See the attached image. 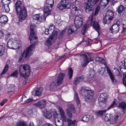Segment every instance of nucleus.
Returning <instances> with one entry per match:
<instances>
[{"instance_id": "nucleus-1", "label": "nucleus", "mask_w": 126, "mask_h": 126, "mask_svg": "<svg viewBox=\"0 0 126 126\" xmlns=\"http://www.w3.org/2000/svg\"><path fill=\"white\" fill-rule=\"evenodd\" d=\"M15 8L17 14L19 15V21L21 22L25 19L27 14L25 7L22 5L21 1L18 0L16 3Z\"/></svg>"}, {"instance_id": "nucleus-2", "label": "nucleus", "mask_w": 126, "mask_h": 126, "mask_svg": "<svg viewBox=\"0 0 126 126\" xmlns=\"http://www.w3.org/2000/svg\"><path fill=\"white\" fill-rule=\"evenodd\" d=\"M55 28V26L53 24H51L49 26L48 29L52 34L51 35L47 38L45 42V45L47 46L52 45L57 38L58 33L57 31H54Z\"/></svg>"}, {"instance_id": "nucleus-3", "label": "nucleus", "mask_w": 126, "mask_h": 126, "mask_svg": "<svg viewBox=\"0 0 126 126\" xmlns=\"http://www.w3.org/2000/svg\"><path fill=\"white\" fill-rule=\"evenodd\" d=\"M95 60L96 62H98L100 63H103L104 64V65L106 67V70L107 73L109 76L113 84L115 83L116 80L114 76L109 67L106 66V64L105 63V60H104L102 58L97 57L96 58Z\"/></svg>"}, {"instance_id": "nucleus-4", "label": "nucleus", "mask_w": 126, "mask_h": 126, "mask_svg": "<svg viewBox=\"0 0 126 126\" xmlns=\"http://www.w3.org/2000/svg\"><path fill=\"white\" fill-rule=\"evenodd\" d=\"M81 95L85 98H87L92 97L94 94L93 90L89 87H82L80 91Z\"/></svg>"}, {"instance_id": "nucleus-5", "label": "nucleus", "mask_w": 126, "mask_h": 126, "mask_svg": "<svg viewBox=\"0 0 126 126\" xmlns=\"http://www.w3.org/2000/svg\"><path fill=\"white\" fill-rule=\"evenodd\" d=\"M19 70L20 75L22 77L29 76L30 73V66L27 64L20 65Z\"/></svg>"}, {"instance_id": "nucleus-6", "label": "nucleus", "mask_w": 126, "mask_h": 126, "mask_svg": "<svg viewBox=\"0 0 126 126\" xmlns=\"http://www.w3.org/2000/svg\"><path fill=\"white\" fill-rule=\"evenodd\" d=\"M34 48L35 45L34 44H32L30 45L27 48L19 59L18 62L20 63L21 62L24 56L26 58H29L32 55V51Z\"/></svg>"}, {"instance_id": "nucleus-7", "label": "nucleus", "mask_w": 126, "mask_h": 126, "mask_svg": "<svg viewBox=\"0 0 126 126\" xmlns=\"http://www.w3.org/2000/svg\"><path fill=\"white\" fill-rule=\"evenodd\" d=\"M21 43L20 40L18 39H11L7 42V47L8 48L15 49L19 47V45Z\"/></svg>"}, {"instance_id": "nucleus-8", "label": "nucleus", "mask_w": 126, "mask_h": 126, "mask_svg": "<svg viewBox=\"0 0 126 126\" xmlns=\"http://www.w3.org/2000/svg\"><path fill=\"white\" fill-rule=\"evenodd\" d=\"M99 10V7L98 6L97 7L94 13L92 14L91 20V25H93V27L95 28L96 31L98 32L99 36L100 35V28L99 25L97 22L94 21V22H93L92 19L93 16H95L98 14Z\"/></svg>"}, {"instance_id": "nucleus-9", "label": "nucleus", "mask_w": 126, "mask_h": 126, "mask_svg": "<svg viewBox=\"0 0 126 126\" xmlns=\"http://www.w3.org/2000/svg\"><path fill=\"white\" fill-rule=\"evenodd\" d=\"M69 109H67L66 110V111L67 114L69 116L70 119L68 121V126H74L76 122V120H74L72 121L71 120V119L72 117V114L71 113L70 110L72 111L74 110V107L73 105L71 104H70L68 105Z\"/></svg>"}, {"instance_id": "nucleus-10", "label": "nucleus", "mask_w": 126, "mask_h": 126, "mask_svg": "<svg viewBox=\"0 0 126 126\" xmlns=\"http://www.w3.org/2000/svg\"><path fill=\"white\" fill-rule=\"evenodd\" d=\"M114 17V12L110 10H108L106 13V16L103 18V23L104 24H110V20H112Z\"/></svg>"}, {"instance_id": "nucleus-11", "label": "nucleus", "mask_w": 126, "mask_h": 126, "mask_svg": "<svg viewBox=\"0 0 126 126\" xmlns=\"http://www.w3.org/2000/svg\"><path fill=\"white\" fill-rule=\"evenodd\" d=\"M77 28L76 27L73 25L70 26L68 29L66 30H64L62 31L61 32L59 35L58 38L59 39H61L62 36L63 35L65 32V31L66 30V32L67 34L70 35L73 33L74 31H75Z\"/></svg>"}, {"instance_id": "nucleus-12", "label": "nucleus", "mask_w": 126, "mask_h": 126, "mask_svg": "<svg viewBox=\"0 0 126 126\" xmlns=\"http://www.w3.org/2000/svg\"><path fill=\"white\" fill-rule=\"evenodd\" d=\"M70 4L68 0H62L57 5V7L61 10L65 9H69L70 7Z\"/></svg>"}, {"instance_id": "nucleus-13", "label": "nucleus", "mask_w": 126, "mask_h": 126, "mask_svg": "<svg viewBox=\"0 0 126 126\" xmlns=\"http://www.w3.org/2000/svg\"><path fill=\"white\" fill-rule=\"evenodd\" d=\"M80 58L82 66H85L88 63L93 61V59L90 57L89 59L87 55L83 54L80 55Z\"/></svg>"}, {"instance_id": "nucleus-14", "label": "nucleus", "mask_w": 126, "mask_h": 126, "mask_svg": "<svg viewBox=\"0 0 126 126\" xmlns=\"http://www.w3.org/2000/svg\"><path fill=\"white\" fill-rule=\"evenodd\" d=\"M83 16L80 14L77 15L75 17L74 23L75 27L77 29L81 27L83 23Z\"/></svg>"}, {"instance_id": "nucleus-15", "label": "nucleus", "mask_w": 126, "mask_h": 126, "mask_svg": "<svg viewBox=\"0 0 126 126\" xmlns=\"http://www.w3.org/2000/svg\"><path fill=\"white\" fill-rule=\"evenodd\" d=\"M35 27V26L33 24L31 25L30 34L29 39L31 43L34 42V43H36L35 42L37 41V37L36 36V34L34 31V29Z\"/></svg>"}, {"instance_id": "nucleus-16", "label": "nucleus", "mask_w": 126, "mask_h": 126, "mask_svg": "<svg viewBox=\"0 0 126 126\" xmlns=\"http://www.w3.org/2000/svg\"><path fill=\"white\" fill-rule=\"evenodd\" d=\"M87 2L85 0H84L85 3V11L86 13H90V12L93 11L94 6L92 4V2L88 0H87Z\"/></svg>"}, {"instance_id": "nucleus-17", "label": "nucleus", "mask_w": 126, "mask_h": 126, "mask_svg": "<svg viewBox=\"0 0 126 126\" xmlns=\"http://www.w3.org/2000/svg\"><path fill=\"white\" fill-rule=\"evenodd\" d=\"M60 112V114L61 116V120L62 121V123H63V121H64L65 122H68L69 119H70V117L68 118H67L66 116L65 115V112L64 110L61 107H59L58 108Z\"/></svg>"}, {"instance_id": "nucleus-18", "label": "nucleus", "mask_w": 126, "mask_h": 126, "mask_svg": "<svg viewBox=\"0 0 126 126\" xmlns=\"http://www.w3.org/2000/svg\"><path fill=\"white\" fill-rule=\"evenodd\" d=\"M46 102L44 100H42L38 101L36 103L34 104V106L40 109L45 108L46 106Z\"/></svg>"}, {"instance_id": "nucleus-19", "label": "nucleus", "mask_w": 126, "mask_h": 126, "mask_svg": "<svg viewBox=\"0 0 126 126\" xmlns=\"http://www.w3.org/2000/svg\"><path fill=\"white\" fill-rule=\"evenodd\" d=\"M52 7L51 6H49L45 4L44 9V16H46V17L50 14Z\"/></svg>"}, {"instance_id": "nucleus-20", "label": "nucleus", "mask_w": 126, "mask_h": 126, "mask_svg": "<svg viewBox=\"0 0 126 126\" xmlns=\"http://www.w3.org/2000/svg\"><path fill=\"white\" fill-rule=\"evenodd\" d=\"M40 14H37L33 15L32 18L34 20H39V21L43 22L45 21L46 19V16H42L40 17Z\"/></svg>"}, {"instance_id": "nucleus-21", "label": "nucleus", "mask_w": 126, "mask_h": 126, "mask_svg": "<svg viewBox=\"0 0 126 126\" xmlns=\"http://www.w3.org/2000/svg\"><path fill=\"white\" fill-rule=\"evenodd\" d=\"M65 75L64 73H61L58 75L57 83L59 85L61 84L63 82V78Z\"/></svg>"}, {"instance_id": "nucleus-22", "label": "nucleus", "mask_w": 126, "mask_h": 126, "mask_svg": "<svg viewBox=\"0 0 126 126\" xmlns=\"http://www.w3.org/2000/svg\"><path fill=\"white\" fill-rule=\"evenodd\" d=\"M80 2L77 0H76L71 4L72 7V10L73 11H77L79 12H81V11L77 8V7L79 6Z\"/></svg>"}, {"instance_id": "nucleus-23", "label": "nucleus", "mask_w": 126, "mask_h": 126, "mask_svg": "<svg viewBox=\"0 0 126 126\" xmlns=\"http://www.w3.org/2000/svg\"><path fill=\"white\" fill-rule=\"evenodd\" d=\"M95 75V72L94 70L93 69H90L89 72V76L87 80L88 82H91L92 80L94 78V76Z\"/></svg>"}, {"instance_id": "nucleus-24", "label": "nucleus", "mask_w": 126, "mask_h": 126, "mask_svg": "<svg viewBox=\"0 0 126 126\" xmlns=\"http://www.w3.org/2000/svg\"><path fill=\"white\" fill-rule=\"evenodd\" d=\"M8 20V18L6 16L2 15L0 16V23L6 24Z\"/></svg>"}, {"instance_id": "nucleus-25", "label": "nucleus", "mask_w": 126, "mask_h": 126, "mask_svg": "<svg viewBox=\"0 0 126 126\" xmlns=\"http://www.w3.org/2000/svg\"><path fill=\"white\" fill-rule=\"evenodd\" d=\"M52 110L47 111V110H45L43 112L45 117L49 119L51 118L52 116Z\"/></svg>"}, {"instance_id": "nucleus-26", "label": "nucleus", "mask_w": 126, "mask_h": 126, "mask_svg": "<svg viewBox=\"0 0 126 126\" xmlns=\"http://www.w3.org/2000/svg\"><path fill=\"white\" fill-rule=\"evenodd\" d=\"M119 26L115 25H113L110 29V30L111 31V32H114L115 33L119 31Z\"/></svg>"}, {"instance_id": "nucleus-27", "label": "nucleus", "mask_w": 126, "mask_h": 126, "mask_svg": "<svg viewBox=\"0 0 126 126\" xmlns=\"http://www.w3.org/2000/svg\"><path fill=\"white\" fill-rule=\"evenodd\" d=\"M26 98L27 97L25 95H23L22 96L21 99V101L23 103H28L33 101V99L32 98H30L26 100Z\"/></svg>"}, {"instance_id": "nucleus-28", "label": "nucleus", "mask_w": 126, "mask_h": 126, "mask_svg": "<svg viewBox=\"0 0 126 126\" xmlns=\"http://www.w3.org/2000/svg\"><path fill=\"white\" fill-rule=\"evenodd\" d=\"M84 77L83 76H82L74 79V83L76 85L77 84L81 82L84 79Z\"/></svg>"}, {"instance_id": "nucleus-29", "label": "nucleus", "mask_w": 126, "mask_h": 126, "mask_svg": "<svg viewBox=\"0 0 126 126\" xmlns=\"http://www.w3.org/2000/svg\"><path fill=\"white\" fill-rule=\"evenodd\" d=\"M43 91L42 88L41 87H40L37 89L36 91H33L32 92V93H34L35 96H39L41 95V93Z\"/></svg>"}, {"instance_id": "nucleus-30", "label": "nucleus", "mask_w": 126, "mask_h": 126, "mask_svg": "<svg viewBox=\"0 0 126 126\" xmlns=\"http://www.w3.org/2000/svg\"><path fill=\"white\" fill-rule=\"evenodd\" d=\"M105 94L102 93L100 94V97L98 98V101L99 102L103 103H105L106 101V99L105 98V96L104 95Z\"/></svg>"}, {"instance_id": "nucleus-31", "label": "nucleus", "mask_w": 126, "mask_h": 126, "mask_svg": "<svg viewBox=\"0 0 126 126\" xmlns=\"http://www.w3.org/2000/svg\"><path fill=\"white\" fill-rule=\"evenodd\" d=\"M110 123L113 124L116 121L118 118L119 116L118 114L114 115L113 116L111 117Z\"/></svg>"}, {"instance_id": "nucleus-32", "label": "nucleus", "mask_w": 126, "mask_h": 126, "mask_svg": "<svg viewBox=\"0 0 126 126\" xmlns=\"http://www.w3.org/2000/svg\"><path fill=\"white\" fill-rule=\"evenodd\" d=\"M111 117H112V115L111 114L108 113L105 114L104 117V120L106 122L110 121V122Z\"/></svg>"}, {"instance_id": "nucleus-33", "label": "nucleus", "mask_w": 126, "mask_h": 126, "mask_svg": "<svg viewBox=\"0 0 126 126\" xmlns=\"http://www.w3.org/2000/svg\"><path fill=\"white\" fill-rule=\"evenodd\" d=\"M16 126H27V124L25 122L20 121L17 122Z\"/></svg>"}, {"instance_id": "nucleus-34", "label": "nucleus", "mask_w": 126, "mask_h": 126, "mask_svg": "<svg viewBox=\"0 0 126 126\" xmlns=\"http://www.w3.org/2000/svg\"><path fill=\"white\" fill-rule=\"evenodd\" d=\"M118 107L119 108L125 109L126 108V103L124 101H122L119 103Z\"/></svg>"}, {"instance_id": "nucleus-35", "label": "nucleus", "mask_w": 126, "mask_h": 126, "mask_svg": "<svg viewBox=\"0 0 126 126\" xmlns=\"http://www.w3.org/2000/svg\"><path fill=\"white\" fill-rule=\"evenodd\" d=\"M45 4L53 7L54 5V1L53 0H47Z\"/></svg>"}, {"instance_id": "nucleus-36", "label": "nucleus", "mask_w": 126, "mask_h": 126, "mask_svg": "<svg viewBox=\"0 0 126 126\" xmlns=\"http://www.w3.org/2000/svg\"><path fill=\"white\" fill-rule=\"evenodd\" d=\"M5 48L4 46L0 45V56H3L4 53Z\"/></svg>"}, {"instance_id": "nucleus-37", "label": "nucleus", "mask_w": 126, "mask_h": 126, "mask_svg": "<svg viewBox=\"0 0 126 126\" xmlns=\"http://www.w3.org/2000/svg\"><path fill=\"white\" fill-rule=\"evenodd\" d=\"M74 99L76 101L78 106L80 104V101L78 95L76 92L75 93Z\"/></svg>"}, {"instance_id": "nucleus-38", "label": "nucleus", "mask_w": 126, "mask_h": 126, "mask_svg": "<svg viewBox=\"0 0 126 126\" xmlns=\"http://www.w3.org/2000/svg\"><path fill=\"white\" fill-rule=\"evenodd\" d=\"M124 10V7L123 5H120L118 7L117 11L119 14L122 13Z\"/></svg>"}, {"instance_id": "nucleus-39", "label": "nucleus", "mask_w": 126, "mask_h": 126, "mask_svg": "<svg viewBox=\"0 0 126 126\" xmlns=\"http://www.w3.org/2000/svg\"><path fill=\"white\" fill-rule=\"evenodd\" d=\"M110 0H101L99 5L106 6Z\"/></svg>"}, {"instance_id": "nucleus-40", "label": "nucleus", "mask_w": 126, "mask_h": 126, "mask_svg": "<svg viewBox=\"0 0 126 126\" xmlns=\"http://www.w3.org/2000/svg\"><path fill=\"white\" fill-rule=\"evenodd\" d=\"M53 114L54 119H57L59 117L57 111L54 110H52V114Z\"/></svg>"}, {"instance_id": "nucleus-41", "label": "nucleus", "mask_w": 126, "mask_h": 126, "mask_svg": "<svg viewBox=\"0 0 126 126\" xmlns=\"http://www.w3.org/2000/svg\"><path fill=\"white\" fill-rule=\"evenodd\" d=\"M90 117L89 115H85L83 117L82 120L86 122H87L89 120Z\"/></svg>"}, {"instance_id": "nucleus-42", "label": "nucleus", "mask_w": 126, "mask_h": 126, "mask_svg": "<svg viewBox=\"0 0 126 126\" xmlns=\"http://www.w3.org/2000/svg\"><path fill=\"white\" fill-rule=\"evenodd\" d=\"M68 75L69 76V78L70 79H71L72 77L73 74V71L71 68H70L68 70Z\"/></svg>"}, {"instance_id": "nucleus-43", "label": "nucleus", "mask_w": 126, "mask_h": 126, "mask_svg": "<svg viewBox=\"0 0 126 126\" xmlns=\"http://www.w3.org/2000/svg\"><path fill=\"white\" fill-rule=\"evenodd\" d=\"M2 6L3 8L4 7L5 10L4 11H5L6 12H8L10 10V9L9 6V5H2Z\"/></svg>"}, {"instance_id": "nucleus-44", "label": "nucleus", "mask_w": 126, "mask_h": 126, "mask_svg": "<svg viewBox=\"0 0 126 126\" xmlns=\"http://www.w3.org/2000/svg\"><path fill=\"white\" fill-rule=\"evenodd\" d=\"M11 2V0H2V5H9Z\"/></svg>"}, {"instance_id": "nucleus-45", "label": "nucleus", "mask_w": 126, "mask_h": 126, "mask_svg": "<svg viewBox=\"0 0 126 126\" xmlns=\"http://www.w3.org/2000/svg\"><path fill=\"white\" fill-rule=\"evenodd\" d=\"M107 110H101L97 112V114L100 116H102L104 113L106 112Z\"/></svg>"}, {"instance_id": "nucleus-46", "label": "nucleus", "mask_w": 126, "mask_h": 126, "mask_svg": "<svg viewBox=\"0 0 126 126\" xmlns=\"http://www.w3.org/2000/svg\"><path fill=\"white\" fill-rule=\"evenodd\" d=\"M8 68L9 67L8 65H6L4 67V68L2 72L1 73V74H3L6 73L8 70Z\"/></svg>"}, {"instance_id": "nucleus-47", "label": "nucleus", "mask_w": 126, "mask_h": 126, "mask_svg": "<svg viewBox=\"0 0 126 126\" xmlns=\"http://www.w3.org/2000/svg\"><path fill=\"white\" fill-rule=\"evenodd\" d=\"M123 76V84L126 87V73H124Z\"/></svg>"}, {"instance_id": "nucleus-48", "label": "nucleus", "mask_w": 126, "mask_h": 126, "mask_svg": "<svg viewBox=\"0 0 126 126\" xmlns=\"http://www.w3.org/2000/svg\"><path fill=\"white\" fill-rule=\"evenodd\" d=\"M58 119V118L54 119L55 124L56 126H59V123L60 121ZM61 126H64L63 124L62 123V124L61 125Z\"/></svg>"}, {"instance_id": "nucleus-49", "label": "nucleus", "mask_w": 126, "mask_h": 126, "mask_svg": "<svg viewBox=\"0 0 126 126\" xmlns=\"http://www.w3.org/2000/svg\"><path fill=\"white\" fill-rule=\"evenodd\" d=\"M56 85L55 82H52L50 86V88L51 89H54L56 87Z\"/></svg>"}, {"instance_id": "nucleus-50", "label": "nucleus", "mask_w": 126, "mask_h": 126, "mask_svg": "<svg viewBox=\"0 0 126 126\" xmlns=\"http://www.w3.org/2000/svg\"><path fill=\"white\" fill-rule=\"evenodd\" d=\"M18 73V71L17 70H16L10 76H13L14 77L16 78L17 77Z\"/></svg>"}, {"instance_id": "nucleus-51", "label": "nucleus", "mask_w": 126, "mask_h": 126, "mask_svg": "<svg viewBox=\"0 0 126 126\" xmlns=\"http://www.w3.org/2000/svg\"><path fill=\"white\" fill-rule=\"evenodd\" d=\"M87 28V25L86 24L84 25L83 27V30H82V33L83 35H84L85 34V32Z\"/></svg>"}, {"instance_id": "nucleus-52", "label": "nucleus", "mask_w": 126, "mask_h": 126, "mask_svg": "<svg viewBox=\"0 0 126 126\" xmlns=\"http://www.w3.org/2000/svg\"><path fill=\"white\" fill-rule=\"evenodd\" d=\"M120 24V21L118 19L115 20L114 22V23L113 25H115L119 26Z\"/></svg>"}, {"instance_id": "nucleus-53", "label": "nucleus", "mask_w": 126, "mask_h": 126, "mask_svg": "<svg viewBox=\"0 0 126 126\" xmlns=\"http://www.w3.org/2000/svg\"><path fill=\"white\" fill-rule=\"evenodd\" d=\"M117 104L116 103L115 101H113V103L111 104L110 107L108 108V110L111 108L114 107L115 106H116Z\"/></svg>"}, {"instance_id": "nucleus-54", "label": "nucleus", "mask_w": 126, "mask_h": 126, "mask_svg": "<svg viewBox=\"0 0 126 126\" xmlns=\"http://www.w3.org/2000/svg\"><path fill=\"white\" fill-rule=\"evenodd\" d=\"M7 101V100L6 99H5L3 100L0 103V106H3L4 104Z\"/></svg>"}, {"instance_id": "nucleus-55", "label": "nucleus", "mask_w": 126, "mask_h": 126, "mask_svg": "<svg viewBox=\"0 0 126 126\" xmlns=\"http://www.w3.org/2000/svg\"><path fill=\"white\" fill-rule=\"evenodd\" d=\"M49 31L48 29H46L45 32V34L47 35H48L49 34L51 33Z\"/></svg>"}, {"instance_id": "nucleus-56", "label": "nucleus", "mask_w": 126, "mask_h": 126, "mask_svg": "<svg viewBox=\"0 0 126 126\" xmlns=\"http://www.w3.org/2000/svg\"><path fill=\"white\" fill-rule=\"evenodd\" d=\"M3 34L2 32L0 30V39L3 38Z\"/></svg>"}, {"instance_id": "nucleus-57", "label": "nucleus", "mask_w": 126, "mask_h": 126, "mask_svg": "<svg viewBox=\"0 0 126 126\" xmlns=\"http://www.w3.org/2000/svg\"><path fill=\"white\" fill-rule=\"evenodd\" d=\"M116 76H119L120 74V72L118 69L116 71Z\"/></svg>"}, {"instance_id": "nucleus-58", "label": "nucleus", "mask_w": 126, "mask_h": 126, "mask_svg": "<svg viewBox=\"0 0 126 126\" xmlns=\"http://www.w3.org/2000/svg\"><path fill=\"white\" fill-rule=\"evenodd\" d=\"M42 126H52V125L50 123H47L45 124Z\"/></svg>"}, {"instance_id": "nucleus-59", "label": "nucleus", "mask_w": 126, "mask_h": 126, "mask_svg": "<svg viewBox=\"0 0 126 126\" xmlns=\"http://www.w3.org/2000/svg\"><path fill=\"white\" fill-rule=\"evenodd\" d=\"M101 68L102 69V71H100V72H101L102 73H103L105 71V67H101Z\"/></svg>"}, {"instance_id": "nucleus-60", "label": "nucleus", "mask_w": 126, "mask_h": 126, "mask_svg": "<svg viewBox=\"0 0 126 126\" xmlns=\"http://www.w3.org/2000/svg\"><path fill=\"white\" fill-rule=\"evenodd\" d=\"M126 30V24L123 25V31L125 32Z\"/></svg>"}, {"instance_id": "nucleus-61", "label": "nucleus", "mask_w": 126, "mask_h": 126, "mask_svg": "<svg viewBox=\"0 0 126 126\" xmlns=\"http://www.w3.org/2000/svg\"><path fill=\"white\" fill-rule=\"evenodd\" d=\"M29 126H34V125L33 123L31 122L29 124Z\"/></svg>"}, {"instance_id": "nucleus-62", "label": "nucleus", "mask_w": 126, "mask_h": 126, "mask_svg": "<svg viewBox=\"0 0 126 126\" xmlns=\"http://www.w3.org/2000/svg\"><path fill=\"white\" fill-rule=\"evenodd\" d=\"M64 57V56H61L59 58V59H58V60H60L61 59H62Z\"/></svg>"}, {"instance_id": "nucleus-63", "label": "nucleus", "mask_w": 126, "mask_h": 126, "mask_svg": "<svg viewBox=\"0 0 126 126\" xmlns=\"http://www.w3.org/2000/svg\"><path fill=\"white\" fill-rule=\"evenodd\" d=\"M88 44H87L88 45H90V42L89 41H88Z\"/></svg>"}, {"instance_id": "nucleus-64", "label": "nucleus", "mask_w": 126, "mask_h": 126, "mask_svg": "<svg viewBox=\"0 0 126 126\" xmlns=\"http://www.w3.org/2000/svg\"><path fill=\"white\" fill-rule=\"evenodd\" d=\"M2 88L1 86L0 85V90Z\"/></svg>"}]
</instances>
